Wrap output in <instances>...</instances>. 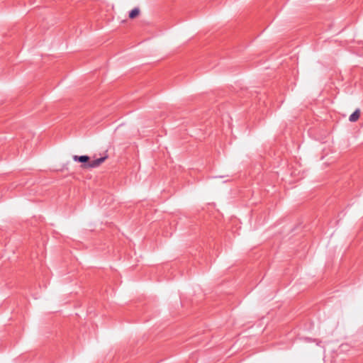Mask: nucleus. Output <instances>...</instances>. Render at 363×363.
I'll use <instances>...</instances> for the list:
<instances>
[{
	"mask_svg": "<svg viewBox=\"0 0 363 363\" xmlns=\"http://www.w3.org/2000/svg\"><path fill=\"white\" fill-rule=\"evenodd\" d=\"M107 158V156L101 157L100 158L94 160L90 161V157L87 155H74L73 156V160L74 162H81L82 167L84 169H89V168H95L99 167L101 163H103L106 159Z\"/></svg>",
	"mask_w": 363,
	"mask_h": 363,
	"instance_id": "nucleus-1",
	"label": "nucleus"
},
{
	"mask_svg": "<svg viewBox=\"0 0 363 363\" xmlns=\"http://www.w3.org/2000/svg\"><path fill=\"white\" fill-rule=\"evenodd\" d=\"M360 116L359 109H356L349 117V120L351 122L357 121Z\"/></svg>",
	"mask_w": 363,
	"mask_h": 363,
	"instance_id": "nucleus-2",
	"label": "nucleus"
},
{
	"mask_svg": "<svg viewBox=\"0 0 363 363\" xmlns=\"http://www.w3.org/2000/svg\"><path fill=\"white\" fill-rule=\"evenodd\" d=\"M140 13V9L138 8H134L129 12V18L133 19L137 17Z\"/></svg>",
	"mask_w": 363,
	"mask_h": 363,
	"instance_id": "nucleus-3",
	"label": "nucleus"
}]
</instances>
